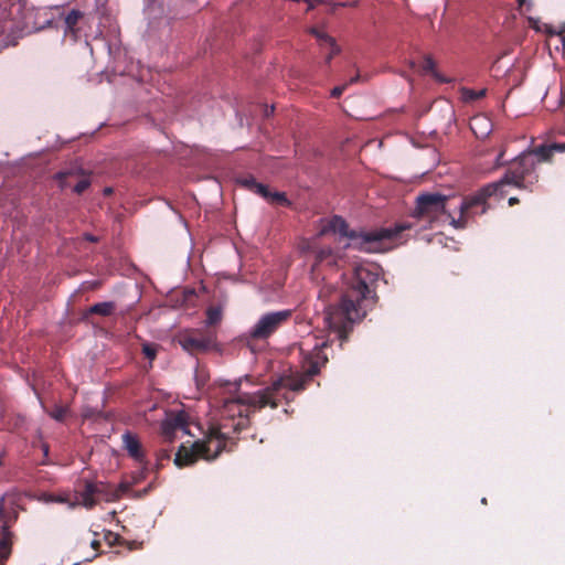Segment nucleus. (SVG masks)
Wrapping results in <instances>:
<instances>
[{
  "mask_svg": "<svg viewBox=\"0 0 565 565\" xmlns=\"http://www.w3.org/2000/svg\"><path fill=\"white\" fill-rule=\"evenodd\" d=\"M481 120H482V118H480V117H475V118L472 119V121H471V129H475V128H473V125H475V124H477L478 121H481Z\"/></svg>",
  "mask_w": 565,
  "mask_h": 565,
  "instance_id": "nucleus-37",
  "label": "nucleus"
},
{
  "mask_svg": "<svg viewBox=\"0 0 565 565\" xmlns=\"http://www.w3.org/2000/svg\"><path fill=\"white\" fill-rule=\"evenodd\" d=\"M12 551V534L3 527L2 535L0 537V563H4Z\"/></svg>",
  "mask_w": 565,
  "mask_h": 565,
  "instance_id": "nucleus-17",
  "label": "nucleus"
},
{
  "mask_svg": "<svg viewBox=\"0 0 565 565\" xmlns=\"http://www.w3.org/2000/svg\"><path fill=\"white\" fill-rule=\"evenodd\" d=\"M116 310V303L114 301L97 302L87 309L88 315H98L108 317Z\"/></svg>",
  "mask_w": 565,
  "mask_h": 565,
  "instance_id": "nucleus-18",
  "label": "nucleus"
},
{
  "mask_svg": "<svg viewBox=\"0 0 565 565\" xmlns=\"http://www.w3.org/2000/svg\"><path fill=\"white\" fill-rule=\"evenodd\" d=\"M43 452L45 456L49 455V446L47 445H43Z\"/></svg>",
  "mask_w": 565,
  "mask_h": 565,
  "instance_id": "nucleus-40",
  "label": "nucleus"
},
{
  "mask_svg": "<svg viewBox=\"0 0 565 565\" xmlns=\"http://www.w3.org/2000/svg\"><path fill=\"white\" fill-rule=\"evenodd\" d=\"M93 488L95 491L97 502H113L120 498L118 490H114V488L108 483L102 481H93Z\"/></svg>",
  "mask_w": 565,
  "mask_h": 565,
  "instance_id": "nucleus-15",
  "label": "nucleus"
},
{
  "mask_svg": "<svg viewBox=\"0 0 565 565\" xmlns=\"http://www.w3.org/2000/svg\"><path fill=\"white\" fill-rule=\"evenodd\" d=\"M84 238L88 242H92V243H96L98 241V238L92 234H85L84 235Z\"/></svg>",
  "mask_w": 565,
  "mask_h": 565,
  "instance_id": "nucleus-30",
  "label": "nucleus"
},
{
  "mask_svg": "<svg viewBox=\"0 0 565 565\" xmlns=\"http://www.w3.org/2000/svg\"><path fill=\"white\" fill-rule=\"evenodd\" d=\"M142 353L147 359L153 361L157 356V345L152 343H145L142 345Z\"/></svg>",
  "mask_w": 565,
  "mask_h": 565,
  "instance_id": "nucleus-25",
  "label": "nucleus"
},
{
  "mask_svg": "<svg viewBox=\"0 0 565 565\" xmlns=\"http://www.w3.org/2000/svg\"><path fill=\"white\" fill-rule=\"evenodd\" d=\"M519 202H520L519 199L515 198V196H512V198L509 199V205L510 206H513V205L518 204Z\"/></svg>",
  "mask_w": 565,
  "mask_h": 565,
  "instance_id": "nucleus-33",
  "label": "nucleus"
},
{
  "mask_svg": "<svg viewBox=\"0 0 565 565\" xmlns=\"http://www.w3.org/2000/svg\"><path fill=\"white\" fill-rule=\"evenodd\" d=\"M491 196L500 198L498 184L489 183L477 191L475 194L463 198L460 204V215L458 218H451V225H454L456 228L466 227L470 217L487 212V201Z\"/></svg>",
  "mask_w": 565,
  "mask_h": 565,
  "instance_id": "nucleus-6",
  "label": "nucleus"
},
{
  "mask_svg": "<svg viewBox=\"0 0 565 565\" xmlns=\"http://www.w3.org/2000/svg\"><path fill=\"white\" fill-rule=\"evenodd\" d=\"M4 21L0 20V34L4 32Z\"/></svg>",
  "mask_w": 565,
  "mask_h": 565,
  "instance_id": "nucleus-39",
  "label": "nucleus"
},
{
  "mask_svg": "<svg viewBox=\"0 0 565 565\" xmlns=\"http://www.w3.org/2000/svg\"><path fill=\"white\" fill-rule=\"evenodd\" d=\"M46 413L53 419L63 422L66 415L70 413L68 406L55 404L51 409H46Z\"/></svg>",
  "mask_w": 565,
  "mask_h": 565,
  "instance_id": "nucleus-21",
  "label": "nucleus"
},
{
  "mask_svg": "<svg viewBox=\"0 0 565 565\" xmlns=\"http://www.w3.org/2000/svg\"><path fill=\"white\" fill-rule=\"evenodd\" d=\"M169 454L167 451H162L160 455H159V460H163V459H169Z\"/></svg>",
  "mask_w": 565,
  "mask_h": 565,
  "instance_id": "nucleus-35",
  "label": "nucleus"
},
{
  "mask_svg": "<svg viewBox=\"0 0 565 565\" xmlns=\"http://www.w3.org/2000/svg\"><path fill=\"white\" fill-rule=\"evenodd\" d=\"M310 33L316 36L319 42L320 47L328 49L329 52L324 57L326 64H329L331 60L340 53V47L337 45L335 40L329 34L318 30L317 28H311Z\"/></svg>",
  "mask_w": 565,
  "mask_h": 565,
  "instance_id": "nucleus-13",
  "label": "nucleus"
},
{
  "mask_svg": "<svg viewBox=\"0 0 565 565\" xmlns=\"http://www.w3.org/2000/svg\"><path fill=\"white\" fill-rule=\"evenodd\" d=\"M90 185V179L89 177H83L79 181H77L74 186L73 191L77 194H82L85 190L88 189Z\"/></svg>",
  "mask_w": 565,
  "mask_h": 565,
  "instance_id": "nucleus-24",
  "label": "nucleus"
},
{
  "mask_svg": "<svg viewBox=\"0 0 565 565\" xmlns=\"http://www.w3.org/2000/svg\"><path fill=\"white\" fill-rule=\"evenodd\" d=\"M380 276V266L359 264L340 290L330 284L320 288L319 299L326 302L324 322L339 340L345 341L353 324L362 321L367 310L376 305Z\"/></svg>",
  "mask_w": 565,
  "mask_h": 565,
  "instance_id": "nucleus-2",
  "label": "nucleus"
},
{
  "mask_svg": "<svg viewBox=\"0 0 565 565\" xmlns=\"http://www.w3.org/2000/svg\"><path fill=\"white\" fill-rule=\"evenodd\" d=\"M308 3V11L313 9L317 4H320L319 1H306ZM321 3H323V0H321Z\"/></svg>",
  "mask_w": 565,
  "mask_h": 565,
  "instance_id": "nucleus-31",
  "label": "nucleus"
},
{
  "mask_svg": "<svg viewBox=\"0 0 565 565\" xmlns=\"http://www.w3.org/2000/svg\"><path fill=\"white\" fill-rule=\"evenodd\" d=\"M565 151V143L543 145L531 151L522 152L509 166L504 175L493 184H498L500 198L505 195L504 186L511 185L521 190L532 191L539 181L536 163L548 161L555 152Z\"/></svg>",
  "mask_w": 565,
  "mask_h": 565,
  "instance_id": "nucleus-4",
  "label": "nucleus"
},
{
  "mask_svg": "<svg viewBox=\"0 0 565 565\" xmlns=\"http://www.w3.org/2000/svg\"><path fill=\"white\" fill-rule=\"evenodd\" d=\"M186 419L183 413H178L169 416L161 425V431L163 437L168 441H172L177 430H183L186 433Z\"/></svg>",
  "mask_w": 565,
  "mask_h": 565,
  "instance_id": "nucleus-12",
  "label": "nucleus"
},
{
  "mask_svg": "<svg viewBox=\"0 0 565 565\" xmlns=\"http://www.w3.org/2000/svg\"><path fill=\"white\" fill-rule=\"evenodd\" d=\"M557 35L561 36L562 43H563V45L565 47V30L561 31V32H557Z\"/></svg>",
  "mask_w": 565,
  "mask_h": 565,
  "instance_id": "nucleus-36",
  "label": "nucleus"
},
{
  "mask_svg": "<svg viewBox=\"0 0 565 565\" xmlns=\"http://www.w3.org/2000/svg\"><path fill=\"white\" fill-rule=\"evenodd\" d=\"M141 478H142L141 475L138 478H135V483L138 482Z\"/></svg>",
  "mask_w": 565,
  "mask_h": 565,
  "instance_id": "nucleus-43",
  "label": "nucleus"
},
{
  "mask_svg": "<svg viewBox=\"0 0 565 565\" xmlns=\"http://www.w3.org/2000/svg\"><path fill=\"white\" fill-rule=\"evenodd\" d=\"M503 156H504V152H503V151H501V152L499 153V156H498L497 161H498V164H499V166H501V164H502V163H501V159L503 158Z\"/></svg>",
  "mask_w": 565,
  "mask_h": 565,
  "instance_id": "nucleus-38",
  "label": "nucleus"
},
{
  "mask_svg": "<svg viewBox=\"0 0 565 565\" xmlns=\"http://www.w3.org/2000/svg\"><path fill=\"white\" fill-rule=\"evenodd\" d=\"M486 94L487 89L475 90L470 88H462L461 90L462 99L467 103L479 100L483 98Z\"/></svg>",
  "mask_w": 565,
  "mask_h": 565,
  "instance_id": "nucleus-22",
  "label": "nucleus"
},
{
  "mask_svg": "<svg viewBox=\"0 0 565 565\" xmlns=\"http://www.w3.org/2000/svg\"><path fill=\"white\" fill-rule=\"evenodd\" d=\"M222 320V309L217 306H211L206 310V324L216 326Z\"/></svg>",
  "mask_w": 565,
  "mask_h": 565,
  "instance_id": "nucleus-20",
  "label": "nucleus"
},
{
  "mask_svg": "<svg viewBox=\"0 0 565 565\" xmlns=\"http://www.w3.org/2000/svg\"><path fill=\"white\" fill-rule=\"evenodd\" d=\"M121 438L124 449L128 452V455L138 463L142 465L145 469H147L149 462L146 459V454L138 436L131 431H126Z\"/></svg>",
  "mask_w": 565,
  "mask_h": 565,
  "instance_id": "nucleus-11",
  "label": "nucleus"
},
{
  "mask_svg": "<svg viewBox=\"0 0 565 565\" xmlns=\"http://www.w3.org/2000/svg\"><path fill=\"white\" fill-rule=\"evenodd\" d=\"M315 265L313 268L320 267H338L340 258L335 255L331 247H321L315 252Z\"/></svg>",
  "mask_w": 565,
  "mask_h": 565,
  "instance_id": "nucleus-14",
  "label": "nucleus"
},
{
  "mask_svg": "<svg viewBox=\"0 0 565 565\" xmlns=\"http://www.w3.org/2000/svg\"><path fill=\"white\" fill-rule=\"evenodd\" d=\"M237 183L243 186L244 189H247L262 198H264L266 201L281 205V206H290L291 202L286 196L284 192H271L267 185L259 183L256 181V179L253 175H246L241 177L237 179Z\"/></svg>",
  "mask_w": 565,
  "mask_h": 565,
  "instance_id": "nucleus-9",
  "label": "nucleus"
},
{
  "mask_svg": "<svg viewBox=\"0 0 565 565\" xmlns=\"http://www.w3.org/2000/svg\"><path fill=\"white\" fill-rule=\"evenodd\" d=\"M435 61L430 56H425L423 60L422 68L424 72L429 73L435 70Z\"/></svg>",
  "mask_w": 565,
  "mask_h": 565,
  "instance_id": "nucleus-26",
  "label": "nucleus"
},
{
  "mask_svg": "<svg viewBox=\"0 0 565 565\" xmlns=\"http://www.w3.org/2000/svg\"><path fill=\"white\" fill-rule=\"evenodd\" d=\"M82 18H83V12H81L79 10L73 9L64 19L65 25H66V31L74 33L76 31L75 28Z\"/></svg>",
  "mask_w": 565,
  "mask_h": 565,
  "instance_id": "nucleus-19",
  "label": "nucleus"
},
{
  "mask_svg": "<svg viewBox=\"0 0 565 565\" xmlns=\"http://www.w3.org/2000/svg\"><path fill=\"white\" fill-rule=\"evenodd\" d=\"M130 489V484L129 483H126V482H121L118 488H114V490H118V493L120 494V497L127 492L128 490Z\"/></svg>",
  "mask_w": 565,
  "mask_h": 565,
  "instance_id": "nucleus-29",
  "label": "nucleus"
},
{
  "mask_svg": "<svg viewBox=\"0 0 565 565\" xmlns=\"http://www.w3.org/2000/svg\"><path fill=\"white\" fill-rule=\"evenodd\" d=\"M90 546L93 550L97 551L100 547V542L98 540H93L90 542Z\"/></svg>",
  "mask_w": 565,
  "mask_h": 565,
  "instance_id": "nucleus-32",
  "label": "nucleus"
},
{
  "mask_svg": "<svg viewBox=\"0 0 565 565\" xmlns=\"http://www.w3.org/2000/svg\"><path fill=\"white\" fill-rule=\"evenodd\" d=\"M81 504L87 509H93L98 502L93 488V481H85L83 490L79 491Z\"/></svg>",
  "mask_w": 565,
  "mask_h": 565,
  "instance_id": "nucleus-16",
  "label": "nucleus"
},
{
  "mask_svg": "<svg viewBox=\"0 0 565 565\" xmlns=\"http://www.w3.org/2000/svg\"><path fill=\"white\" fill-rule=\"evenodd\" d=\"M448 196L440 193H423L416 198L413 216L428 222L430 225L438 223L443 217L447 220L454 216L446 210Z\"/></svg>",
  "mask_w": 565,
  "mask_h": 565,
  "instance_id": "nucleus-7",
  "label": "nucleus"
},
{
  "mask_svg": "<svg viewBox=\"0 0 565 565\" xmlns=\"http://www.w3.org/2000/svg\"><path fill=\"white\" fill-rule=\"evenodd\" d=\"M411 227L408 223H398L391 227L355 231L349 228V224L342 216L333 215L322 225L318 236L338 233L349 238L351 241L349 246L354 249L365 253H384L392 249L395 242L402 238V233Z\"/></svg>",
  "mask_w": 565,
  "mask_h": 565,
  "instance_id": "nucleus-3",
  "label": "nucleus"
},
{
  "mask_svg": "<svg viewBox=\"0 0 565 565\" xmlns=\"http://www.w3.org/2000/svg\"><path fill=\"white\" fill-rule=\"evenodd\" d=\"M348 84H344V85H341V86H335L332 90H331V97L332 98H339L343 92L345 90Z\"/></svg>",
  "mask_w": 565,
  "mask_h": 565,
  "instance_id": "nucleus-27",
  "label": "nucleus"
},
{
  "mask_svg": "<svg viewBox=\"0 0 565 565\" xmlns=\"http://www.w3.org/2000/svg\"><path fill=\"white\" fill-rule=\"evenodd\" d=\"M327 347L328 342L323 341L321 344H316L311 351L303 353L301 374L279 376L270 385L257 392L225 398L220 406L221 422L217 427L239 433L248 427L252 412L265 407L275 409L282 401L288 404L291 401L289 393L305 391L313 376L318 375L321 367L327 364L328 356L323 351Z\"/></svg>",
  "mask_w": 565,
  "mask_h": 565,
  "instance_id": "nucleus-1",
  "label": "nucleus"
},
{
  "mask_svg": "<svg viewBox=\"0 0 565 565\" xmlns=\"http://www.w3.org/2000/svg\"><path fill=\"white\" fill-rule=\"evenodd\" d=\"M105 193L106 194L111 193V189L110 188L105 189Z\"/></svg>",
  "mask_w": 565,
  "mask_h": 565,
  "instance_id": "nucleus-42",
  "label": "nucleus"
},
{
  "mask_svg": "<svg viewBox=\"0 0 565 565\" xmlns=\"http://www.w3.org/2000/svg\"><path fill=\"white\" fill-rule=\"evenodd\" d=\"M183 347L191 351H206L215 343L216 333L206 331L205 333H192L183 338Z\"/></svg>",
  "mask_w": 565,
  "mask_h": 565,
  "instance_id": "nucleus-10",
  "label": "nucleus"
},
{
  "mask_svg": "<svg viewBox=\"0 0 565 565\" xmlns=\"http://www.w3.org/2000/svg\"><path fill=\"white\" fill-rule=\"evenodd\" d=\"M520 4H522L523 0H519Z\"/></svg>",
  "mask_w": 565,
  "mask_h": 565,
  "instance_id": "nucleus-44",
  "label": "nucleus"
},
{
  "mask_svg": "<svg viewBox=\"0 0 565 565\" xmlns=\"http://www.w3.org/2000/svg\"><path fill=\"white\" fill-rule=\"evenodd\" d=\"M292 316L291 310H279L263 315L254 327L246 333L249 340H267L284 324H286Z\"/></svg>",
  "mask_w": 565,
  "mask_h": 565,
  "instance_id": "nucleus-8",
  "label": "nucleus"
},
{
  "mask_svg": "<svg viewBox=\"0 0 565 565\" xmlns=\"http://www.w3.org/2000/svg\"><path fill=\"white\" fill-rule=\"evenodd\" d=\"M358 0H353V1H347V2H334V7H341V8H347V7H356L358 6Z\"/></svg>",
  "mask_w": 565,
  "mask_h": 565,
  "instance_id": "nucleus-28",
  "label": "nucleus"
},
{
  "mask_svg": "<svg viewBox=\"0 0 565 565\" xmlns=\"http://www.w3.org/2000/svg\"><path fill=\"white\" fill-rule=\"evenodd\" d=\"M360 81V75L356 74L355 76L351 77L349 83H347L348 85L349 84H354V83H358Z\"/></svg>",
  "mask_w": 565,
  "mask_h": 565,
  "instance_id": "nucleus-34",
  "label": "nucleus"
},
{
  "mask_svg": "<svg viewBox=\"0 0 565 565\" xmlns=\"http://www.w3.org/2000/svg\"><path fill=\"white\" fill-rule=\"evenodd\" d=\"M74 177V173L71 171H61L56 174V179L60 181V186L62 189L70 186V179Z\"/></svg>",
  "mask_w": 565,
  "mask_h": 565,
  "instance_id": "nucleus-23",
  "label": "nucleus"
},
{
  "mask_svg": "<svg viewBox=\"0 0 565 565\" xmlns=\"http://www.w3.org/2000/svg\"><path fill=\"white\" fill-rule=\"evenodd\" d=\"M339 7H334V3L331 4V8H330V12L331 13H334L335 10L338 9Z\"/></svg>",
  "mask_w": 565,
  "mask_h": 565,
  "instance_id": "nucleus-41",
  "label": "nucleus"
},
{
  "mask_svg": "<svg viewBox=\"0 0 565 565\" xmlns=\"http://www.w3.org/2000/svg\"><path fill=\"white\" fill-rule=\"evenodd\" d=\"M230 431L212 426L202 440L191 446L181 445L175 454L174 463L179 468L193 465L199 459L214 460L224 450Z\"/></svg>",
  "mask_w": 565,
  "mask_h": 565,
  "instance_id": "nucleus-5",
  "label": "nucleus"
}]
</instances>
